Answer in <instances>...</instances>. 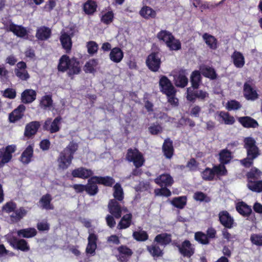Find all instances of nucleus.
Masks as SVG:
<instances>
[{"label":"nucleus","mask_w":262,"mask_h":262,"mask_svg":"<svg viewBox=\"0 0 262 262\" xmlns=\"http://www.w3.org/2000/svg\"><path fill=\"white\" fill-rule=\"evenodd\" d=\"M157 37L160 41L164 42L171 50L177 51L181 49L180 41L176 39L172 33L166 30H162L157 34Z\"/></svg>","instance_id":"nucleus-1"},{"label":"nucleus","mask_w":262,"mask_h":262,"mask_svg":"<svg viewBox=\"0 0 262 262\" xmlns=\"http://www.w3.org/2000/svg\"><path fill=\"white\" fill-rule=\"evenodd\" d=\"M126 158L129 162H133L134 165L137 168L141 167L144 162L142 155L137 149H128Z\"/></svg>","instance_id":"nucleus-2"},{"label":"nucleus","mask_w":262,"mask_h":262,"mask_svg":"<svg viewBox=\"0 0 262 262\" xmlns=\"http://www.w3.org/2000/svg\"><path fill=\"white\" fill-rule=\"evenodd\" d=\"M108 208L110 213L116 219L121 217L122 213L128 212L126 207L121 205L116 200H111L108 205Z\"/></svg>","instance_id":"nucleus-3"},{"label":"nucleus","mask_w":262,"mask_h":262,"mask_svg":"<svg viewBox=\"0 0 262 262\" xmlns=\"http://www.w3.org/2000/svg\"><path fill=\"white\" fill-rule=\"evenodd\" d=\"M244 142L247 156L253 158H256L260 153L255 140L252 137H247L244 139Z\"/></svg>","instance_id":"nucleus-4"},{"label":"nucleus","mask_w":262,"mask_h":262,"mask_svg":"<svg viewBox=\"0 0 262 262\" xmlns=\"http://www.w3.org/2000/svg\"><path fill=\"white\" fill-rule=\"evenodd\" d=\"M181 255L184 257L190 258L195 253V248L194 245L187 239L181 244L176 245Z\"/></svg>","instance_id":"nucleus-5"},{"label":"nucleus","mask_w":262,"mask_h":262,"mask_svg":"<svg viewBox=\"0 0 262 262\" xmlns=\"http://www.w3.org/2000/svg\"><path fill=\"white\" fill-rule=\"evenodd\" d=\"M159 85L161 91L166 96H170L176 94V91L173 85L167 77L162 76L160 78Z\"/></svg>","instance_id":"nucleus-6"},{"label":"nucleus","mask_w":262,"mask_h":262,"mask_svg":"<svg viewBox=\"0 0 262 262\" xmlns=\"http://www.w3.org/2000/svg\"><path fill=\"white\" fill-rule=\"evenodd\" d=\"M80 71L81 69L79 62L75 58L70 59L69 57L67 56V73L69 76L72 79L73 76L74 75L78 74Z\"/></svg>","instance_id":"nucleus-7"},{"label":"nucleus","mask_w":262,"mask_h":262,"mask_svg":"<svg viewBox=\"0 0 262 262\" xmlns=\"http://www.w3.org/2000/svg\"><path fill=\"white\" fill-rule=\"evenodd\" d=\"M15 151L14 145L7 146L5 148L0 149V167L9 162L12 159V154Z\"/></svg>","instance_id":"nucleus-8"},{"label":"nucleus","mask_w":262,"mask_h":262,"mask_svg":"<svg viewBox=\"0 0 262 262\" xmlns=\"http://www.w3.org/2000/svg\"><path fill=\"white\" fill-rule=\"evenodd\" d=\"M187 73L185 70L181 69L173 73L174 81L177 87L184 88L188 84Z\"/></svg>","instance_id":"nucleus-9"},{"label":"nucleus","mask_w":262,"mask_h":262,"mask_svg":"<svg viewBox=\"0 0 262 262\" xmlns=\"http://www.w3.org/2000/svg\"><path fill=\"white\" fill-rule=\"evenodd\" d=\"M61 120V118L59 116L56 117L53 121H52V119L48 118L43 125V129L51 133L57 132L60 129Z\"/></svg>","instance_id":"nucleus-10"},{"label":"nucleus","mask_w":262,"mask_h":262,"mask_svg":"<svg viewBox=\"0 0 262 262\" xmlns=\"http://www.w3.org/2000/svg\"><path fill=\"white\" fill-rule=\"evenodd\" d=\"M26 68V63L24 61H20L17 63L16 68L14 69L15 74L21 80L27 81L30 78Z\"/></svg>","instance_id":"nucleus-11"},{"label":"nucleus","mask_w":262,"mask_h":262,"mask_svg":"<svg viewBox=\"0 0 262 262\" xmlns=\"http://www.w3.org/2000/svg\"><path fill=\"white\" fill-rule=\"evenodd\" d=\"M146 63L151 71L157 72L160 68L161 60L157 54L151 53L147 58Z\"/></svg>","instance_id":"nucleus-12"},{"label":"nucleus","mask_w":262,"mask_h":262,"mask_svg":"<svg viewBox=\"0 0 262 262\" xmlns=\"http://www.w3.org/2000/svg\"><path fill=\"white\" fill-rule=\"evenodd\" d=\"M220 223L225 228L231 229L233 227L234 219L227 211H222L219 213Z\"/></svg>","instance_id":"nucleus-13"},{"label":"nucleus","mask_w":262,"mask_h":262,"mask_svg":"<svg viewBox=\"0 0 262 262\" xmlns=\"http://www.w3.org/2000/svg\"><path fill=\"white\" fill-rule=\"evenodd\" d=\"M6 27L8 31L13 32L17 37L24 38L28 35V31L26 28L21 25H17L10 22L7 25Z\"/></svg>","instance_id":"nucleus-14"},{"label":"nucleus","mask_w":262,"mask_h":262,"mask_svg":"<svg viewBox=\"0 0 262 262\" xmlns=\"http://www.w3.org/2000/svg\"><path fill=\"white\" fill-rule=\"evenodd\" d=\"M252 80H249L244 85V95L246 99L254 101L258 98V94L255 90L251 85Z\"/></svg>","instance_id":"nucleus-15"},{"label":"nucleus","mask_w":262,"mask_h":262,"mask_svg":"<svg viewBox=\"0 0 262 262\" xmlns=\"http://www.w3.org/2000/svg\"><path fill=\"white\" fill-rule=\"evenodd\" d=\"M40 126V122L36 121L28 123L25 127L24 137L27 139L32 138L37 133Z\"/></svg>","instance_id":"nucleus-16"},{"label":"nucleus","mask_w":262,"mask_h":262,"mask_svg":"<svg viewBox=\"0 0 262 262\" xmlns=\"http://www.w3.org/2000/svg\"><path fill=\"white\" fill-rule=\"evenodd\" d=\"M26 107L23 104L19 105L16 109H15L9 115V119L10 122L14 123L20 119L24 116V112Z\"/></svg>","instance_id":"nucleus-17"},{"label":"nucleus","mask_w":262,"mask_h":262,"mask_svg":"<svg viewBox=\"0 0 262 262\" xmlns=\"http://www.w3.org/2000/svg\"><path fill=\"white\" fill-rule=\"evenodd\" d=\"M126 214L123 215L121 217L120 221L118 223L117 228L119 230L125 229L129 228L133 223V215L130 212L125 213Z\"/></svg>","instance_id":"nucleus-18"},{"label":"nucleus","mask_w":262,"mask_h":262,"mask_svg":"<svg viewBox=\"0 0 262 262\" xmlns=\"http://www.w3.org/2000/svg\"><path fill=\"white\" fill-rule=\"evenodd\" d=\"M155 182L161 187H168L173 184V180L170 174L164 173L155 179Z\"/></svg>","instance_id":"nucleus-19"},{"label":"nucleus","mask_w":262,"mask_h":262,"mask_svg":"<svg viewBox=\"0 0 262 262\" xmlns=\"http://www.w3.org/2000/svg\"><path fill=\"white\" fill-rule=\"evenodd\" d=\"M94 174L93 171L84 167H79L73 170L72 175L74 178L85 179L90 178Z\"/></svg>","instance_id":"nucleus-20"},{"label":"nucleus","mask_w":262,"mask_h":262,"mask_svg":"<svg viewBox=\"0 0 262 262\" xmlns=\"http://www.w3.org/2000/svg\"><path fill=\"white\" fill-rule=\"evenodd\" d=\"M97 238V236L95 234L89 232L88 244L86 248V252L88 254L91 255H94L95 254V250L97 248L96 242Z\"/></svg>","instance_id":"nucleus-21"},{"label":"nucleus","mask_w":262,"mask_h":262,"mask_svg":"<svg viewBox=\"0 0 262 262\" xmlns=\"http://www.w3.org/2000/svg\"><path fill=\"white\" fill-rule=\"evenodd\" d=\"M200 72L205 77L214 80L217 77V74L215 70L207 65L202 64L200 67Z\"/></svg>","instance_id":"nucleus-22"},{"label":"nucleus","mask_w":262,"mask_h":262,"mask_svg":"<svg viewBox=\"0 0 262 262\" xmlns=\"http://www.w3.org/2000/svg\"><path fill=\"white\" fill-rule=\"evenodd\" d=\"M77 32L76 26L73 24H70L67 27V54L68 53L71 49L72 42L71 38Z\"/></svg>","instance_id":"nucleus-23"},{"label":"nucleus","mask_w":262,"mask_h":262,"mask_svg":"<svg viewBox=\"0 0 262 262\" xmlns=\"http://www.w3.org/2000/svg\"><path fill=\"white\" fill-rule=\"evenodd\" d=\"M109 57L111 61L118 63L122 61L124 57V53L120 48L115 47L111 50Z\"/></svg>","instance_id":"nucleus-24"},{"label":"nucleus","mask_w":262,"mask_h":262,"mask_svg":"<svg viewBox=\"0 0 262 262\" xmlns=\"http://www.w3.org/2000/svg\"><path fill=\"white\" fill-rule=\"evenodd\" d=\"M36 97V92L32 89L25 90L21 95V100L24 103H30L34 101Z\"/></svg>","instance_id":"nucleus-25"},{"label":"nucleus","mask_w":262,"mask_h":262,"mask_svg":"<svg viewBox=\"0 0 262 262\" xmlns=\"http://www.w3.org/2000/svg\"><path fill=\"white\" fill-rule=\"evenodd\" d=\"M237 120L246 128H256L258 126L257 121L249 116L238 117Z\"/></svg>","instance_id":"nucleus-26"},{"label":"nucleus","mask_w":262,"mask_h":262,"mask_svg":"<svg viewBox=\"0 0 262 262\" xmlns=\"http://www.w3.org/2000/svg\"><path fill=\"white\" fill-rule=\"evenodd\" d=\"M119 254L118 259L121 262L127 261L132 255V250L126 246H122L118 248Z\"/></svg>","instance_id":"nucleus-27"},{"label":"nucleus","mask_w":262,"mask_h":262,"mask_svg":"<svg viewBox=\"0 0 262 262\" xmlns=\"http://www.w3.org/2000/svg\"><path fill=\"white\" fill-rule=\"evenodd\" d=\"M96 180L94 178V176L91 177L89 180L88 184L85 185V191L90 195H95L98 191V188L97 185Z\"/></svg>","instance_id":"nucleus-28"},{"label":"nucleus","mask_w":262,"mask_h":262,"mask_svg":"<svg viewBox=\"0 0 262 262\" xmlns=\"http://www.w3.org/2000/svg\"><path fill=\"white\" fill-rule=\"evenodd\" d=\"M154 242L164 247L168 245L171 242L170 234L163 233L158 234L155 238Z\"/></svg>","instance_id":"nucleus-29"},{"label":"nucleus","mask_w":262,"mask_h":262,"mask_svg":"<svg viewBox=\"0 0 262 262\" xmlns=\"http://www.w3.org/2000/svg\"><path fill=\"white\" fill-rule=\"evenodd\" d=\"M162 150L164 156L167 159H170L173 154V147L172 142L169 139L165 140L162 146Z\"/></svg>","instance_id":"nucleus-30"},{"label":"nucleus","mask_w":262,"mask_h":262,"mask_svg":"<svg viewBox=\"0 0 262 262\" xmlns=\"http://www.w3.org/2000/svg\"><path fill=\"white\" fill-rule=\"evenodd\" d=\"M236 209L240 214L244 216H249L252 212L251 207L244 202L237 203Z\"/></svg>","instance_id":"nucleus-31"},{"label":"nucleus","mask_w":262,"mask_h":262,"mask_svg":"<svg viewBox=\"0 0 262 262\" xmlns=\"http://www.w3.org/2000/svg\"><path fill=\"white\" fill-rule=\"evenodd\" d=\"M78 144L74 141L71 142L67 146V163L70 164L73 159V155L77 150Z\"/></svg>","instance_id":"nucleus-32"},{"label":"nucleus","mask_w":262,"mask_h":262,"mask_svg":"<svg viewBox=\"0 0 262 262\" xmlns=\"http://www.w3.org/2000/svg\"><path fill=\"white\" fill-rule=\"evenodd\" d=\"M202 38L210 49L215 50L217 48V40L213 36L205 33L203 35Z\"/></svg>","instance_id":"nucleus-33"},{"label":"nucleus","mask_w":262,"mask_h":262,"mask_svg":"<svg viewBox=\"0 0 262 262\" xmlns=\"http://www.w3.org/2000/svg\"><path fill=\"white\" fill-rule=\"evenodd\" d=\"M219 121L221 123H224L226 125H232L234 123L235 120L234 118L230 116L228 112L221 111L219 113Z\"/></svg>","instance_id":"nucleus-34"},{"label":"nucleus","mask_w":262,"mask_h":262,"mask_svg":"<svg viewBox=\"0 0 262 262\" xmlns=\"http://www.w3.org/2000/svg\"><path fill=\"white\" fill-rule=\"evenodd\" d=\"M51 34V30L48 27L42 26L37 30L36 37L39 40H44L48 39Z\"/></svg>","instance_id":"nucleus-35"},{"label":"nucleus","mask_w":262,"mask_h":262,"mask_svg":"<svg viewBox=\"0 0 262 262\" xmlns=\"http://www.w3.org/2000/svg\"><path fill=\"white\" fill-rule=\"evenodd\" d=\"M33 148L31 145H29L22 153L20 160L25 164H27L31 162V159L33 156Z\"/></svg>","instance_id":"nucleus-36"},{"label":"nucleus","mask_w":262,"mask_h":262,"mask_svg":"<svg viewBox=\"0 0 262 262\" xmlns=\"http://www.w3.org/2000/svg\"><path fill=\"white\" fill-rule=\"evenodd\" d=\"M234 65L238 68H242L245 64V58L243 55L239 52L234 51L232 55Z\"/></svg>","instance_id":"nucleus-37"},{"label":"nucleus","mask_w":262,"mask_h":262,"mask_svg":"<svg viewBox=\"0 0 262 262\" xmlns=\"http://www.w3.org/2000/svg\"><path fill=\"white\" fill-rule=\"evenodd\" d=\"M16 233L20 237L31 238L36 235L37 231L34 228H28L18 230Z\"/></svg>","instance_id":"nucleus-38"},{"label":"nucleus","mask_w":262,"mask_h":262,"mask_svg":"<svg viewBox=\"0 0 262 262\" xmlns=\"http://www.w3.org/2000/svg\"><path fill=\"white\" fill-rule=\"evenodd\" d=\"M27 213V211L24 207H20L15 210L10 215L13 222H17L23 219Z\"/></svg>","instance_id":"nucleus-39"},{"label":"nucleus","mask_w":262,"mask_h":262,"mask_svg":"<svg viewBox=\"0 0 262 262\" xmlns=\"http://www.w3.org/2000/svg\"><path fill=\"white\" fill-rule=\"evenodd\" d=\"M187 203L186 196L175 197L171 201L170 203L174 207L182 209L184 208Z\"/></svg>","instance_id":"nucleus-40"},{"label":"nucleus","mask_w":262,"mask_h":262,"mask_svg":"<svg viewBox=\"0 0 262 262\" xmlns=\"http://www.w3.org/2000/svg\"><path fill=\"white\" fill-rule=\"evenodd\" d=\"M232 159L231 152L227 149L221 150L219 153V160L221 163L225 165L229 163Z\"/></svg>","instance_id":"nucleus-41"},{"label":"nucleus","mask_w":262,"mask_h":262,"mask_svg":"<svg viewBox=\"0 0 262 262\" xmlns=\"http://www.w3.org/2000/svg\"><path fill=\"white\" fill-rule=\"evenodd\" d=\"M262 172L258 169L254 167L250 169L246 174L247 182L259 180L261 178Z\"/></svg>","instance_id":"nucleus-42"},{"label":"nucleus","mask_w":262,"mask_h":262,"mask_svg":"<svg viewBox=\"0 0 262 262\" xmlns=\"http://www.w3.org/2000/svg\"><path fill=\"white\" fill-rule=\"evenodd\" d=\"M247 187L252 191L259 193L262 192V180L248 182Z\"/></svg>","instance_id":"nucleus-43"},{"label":"nucleus","mask_w":262,"mask_h":262,"mask_svg":"<svg viewBox=\"0 0 262 262\" xmlns=\"http://www.w3.org/2000/svg\"><path fill=\"white\" fill-rule=\"evenodd\" d=\"M40 106L44 110H51L53 107V100L51 96L48 95L43 96L40 102Z\"/></svg>","instance_id":"nucleus-44"},{"label":"nucleus","mask_w":262,"mask_h":262,"mask_svg":"<svg viewBox=\"0 0 262 262\" xmlns=\"http://www.w3.org/2000/svg\"><path fill=\"white\" fill-rule=\"evenodd\" d=\"M201 76L199 71H193L190 77V82L193 89H198L201 82Z\"/></svg>","instance_id":"nucleus-45"},{"label":"nucleus","mask_w":262,"mask_h":262,"mask_svg":"<svg viewBox=\"0 0 262 262\" xmlns=\"http://www.w3.org/2000/svg\"><path fill=\"white\" fill-rule=\"evenodd\" d=\"M94 178L96 180V183L98 184H102L106 186H112L115 183L114 179L108 176L106 177H98L94 176Z\"/></svg>","instance_id":"nucleus-46"},{"label":"nucleus","mask_w":262,"mask_h":262,"mask_svg":"<svg viewBox=\"0 0 262 262\" xmlns=\"http://www.w3.org/2000/svg\"><path fill=\"white\" fill-rule=\"evenodd\" d=\"M97 4L95 1L89 0L86 2L83 6V10L85 13L92 14L96 10Z\"/></svg>","instance_id":"nucleus-47"},{"label":"nucleus","mask_w":262,"mask_h":262,"mask_svg":"<svg viewBox=\"0 0 262 262\" xmlns=\"http://www.w3.org/2000/svg\"><path fill=\"white\" fill-rule=\"evenodd\" d=\"M215 177L219 178L222 176H226L227 174V170L225 165L220 163L218 165H215L212 167Z\"/></svg>","instance_id":"nucleus-48"},{"label":"nucleus","mask_w":262,"mask_h":262,"mask_svg":"<svg viewBox=\"0 0 262 262\" xmlns=\"http://www.w3.org/2000/svg\"><path fill=\"white\" fill-rule=\"evenodd\" d=\"M51 200L52 197L50 194H46V195H43L39 201V203L40 204L42 208L46 209H53L51 204Z\"/></svg>","instance_id":"nucleus-49"},{"label":"nucleus","mask_w":262,"mask_h":262,"mask_svg":"<svg viewBox=\"0 0 262 262\" xmlns=\"http://www.w3.org/2000/svg\"><path fill=\"white\" fill-rule=\"evenodd\" d=\"M12 247L24 252H27L30 250V246L27 242L24 239H18Z\"/></svg>","instance_id":"nucleus-50"},{"label":"nucleus","mask_w":262,"mask_h":262,"mask_svg":"<svg viewBox=\"0 0 262 262\" xmlns=\"http://www.w3.org/2000/svg\"><path fill=\"white\" fill-rule=\"evenodd\" d=\"M140 14L142 17L145 18L155 17L156 14V12L148 6L143 7L140 10Z\"/></svg>","instance_id":"nucleus-51"},{"label":"nucleus","mask_w":262,"mask_h":262,"mask_svg":"<svg viewBox=\"0 0 262 262\" xmlns=\"http://www.w3.org/2000/svg\"><path fill=\"white\" fill-rule=\"evenodd\" d=\"M114 193L113 195L115 199L119 201H122L124 199V193L123 189L121 187V185L116 183L114 187Z\"/></svg>","instance_id":"nucleus-52"},{"label":"nucleus","mask_w":262,"mask_h":262,"mask_svg":"<svg viewBox=\"0 0 262 262\" xmlns=\"http://www.w3.org/2000/svg\"><path fill=\"white\" fill-rule=\"evenodd\" d=\"M98 65V60L97 59H91L86 62L84 70L86 73H92L95 71V69Z\"/></svg>","instance_id":"nucleus-53"},{"label":"nucleus","mask_w":262,"mask_h":262,"mask_svg":"<svg viewBox=\"0 0 262 262\" xmlns=\"http://www.w3.org/2000/svg\"><path fill=\"white\" fill-rule=\"evenodd\" d=\"M194 239L199 243L203 245H207L209 243V240L206 234L201 231L195 233Z\"/></svg>","instance_id":"nucleus-54"},{"label":"nucleus","mask_w":262,"mask_h":262,"mask_svg":"<svg viewBox=\"0 0 262 262\" xmlns=\"http://www.w3.org/2000/svg\"><path fill=\"white\" fill-rule=\"evenodd\" d=\"M202 177L204 180L212 181L214 180L215 176L213 168H206L201 173Z\"/></svg>","instance_id":"nucleus-55"},{"label":"nucleus","mask_w":262,"mask_h":262,"mask_svg":"<svg viewBox=\"0 0 262 262\" xmlns=\"http://www.w3.org/2000/svg\"><path fill=\"white\" fill-rule=\"evenodd\" d=\"M147 249L150 253L154 257L162 256L163 254V250L160 248L159 246L156 245L148 246Z\"/></svg>","instance_id":"nucleus-56"},{"label":"nucleus","mask_w":262,"mask_h":262,"mask_svg":"<svg viewBox=\"0 0 262 262\" xmlns=\"http://www.w3.org/2000/svg\"><path fill=\"white\" fill-rule=\"evenodd\" d=\"M193 198L197 201L205 202L206 203H208L211 201V199L209 196H207L204 193L200 191H198L194 193Z\"/></svg>","instance_id":"nucleus-57"},{"label":"nucleus","mask_w":262,"mask_h":262,"mask_svg":"<svg viewBox=\"0 0 262 262\" xmlns=\"http://www.w3.org/2000/svg\"><path fill=\"white\" fill-rule=\"evenodd\" d=\"M133 237L138 241H145L148 239V236L146 232L140 230L134 231L133 234Z\"/></svg>","instance_id":"nucleus-58"},{"label":"nucleus","mask_w":262,"mask_h":262,"mask_svg":"<svg viewBox=\"0 0 262 262\" xmlns=\"http://www.w3.org/2000/svg\"><path fill=\"white\" fill-rule=\"evenodd\" d=\"M88 52L90 55H94L96 53L98 49V44L94 41H90L86 43Z\"/></svg>","instance_id":"nucleus-59"},{"label":"nucleus","mask_w":262,"mask_h":262,"mask_svg":"<svg viewBox=\"0 0 262 262\" xmlns=\"http://www.w3.org/2000/svg\"><path fill=\"white\" fill-rule=\"evenodd\" d=\"M17 231L16 229H14L5 236L6 239L11 246H13L18 239L14 235V233H16Z\"/></svg>","instance_id":"nucleus-60"},{"label":"nucleus","mask_w":262,"mask_h":262,"mask_svg":"<svg viewBox=\"0 0 262 262\" xmlns=\"http://www.w3.org/2000/svg\"><path fill=\"white\" fill-rule=\"evenodd\" d=\"M242 105L239 102L232 100L228 101L226 104V108L228 111L237 110L241 107Z\"/></svg>","instance_id":"nucleus-61"},{"label":"nucleus","mask_w":262,"mask_h":262,"mask_svg":"<svg viewBox=\"0 0 262 262\" xmlns=\"http://www.w3.org/2000/svg\"><path fill=\"white\" fill-rule=\"evenodd\" d=\"M3 96L10 99H14L16 97V91L12 88H7L4 91H2Z\"/></svg>","instance_id":"nucleus-62"},{"label":"nucleus","mask_w":262,"mask_h":262,"mask_svg":"<svg viewBox=\"0 0 262 262\" xmlns=\"http://www.w3.org/2000/svg\"><path fill=\"white\" fill-rule=\"evenodd\" d=\"M114 15L112 12L109 11L105 13L101 17V20L102 23L105 24L111 23L113 19Z\"/></svg>","instance_id":"nucleus-63"},{"label":"nucleus","mask_w":262,"mask_h":262,"mask_svg":"<svg viewBox=\"0 0 262 262\" xmlns=\"http://www.w3.org/2000/svg\"><path fill=\"white\" fill-rule=\"evenodd\" d=\"M250 240L253 244L258 246H262V236L253 234L251 235Z\"/></svg>","instance_id":"nucleus-64"}]
</instances>
